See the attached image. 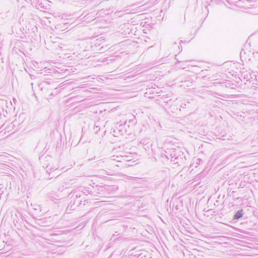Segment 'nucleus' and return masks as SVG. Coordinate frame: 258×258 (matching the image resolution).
Wrapping results in <instances>:
<instances>
[{
  "instance_id": "1",
  "label": "nucleus",
  "mask_w": 258,
  "mask_h": 258,
  "mask_svg": "<svg viewBox=\"0 0 258 258\" xmlns=\"http://www.w3.org/2000/svg\"><path fill=\"white\" fill-rule=\"evenodd\" d=\"M243 215V211L242 210L238 211L235 215H234V218L236 219H238L242 217Z\"/></svg>"
}]
</instances>
